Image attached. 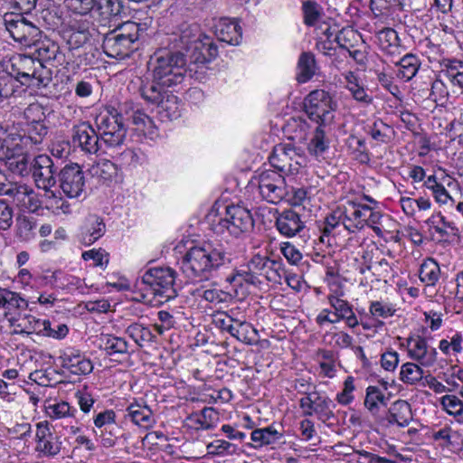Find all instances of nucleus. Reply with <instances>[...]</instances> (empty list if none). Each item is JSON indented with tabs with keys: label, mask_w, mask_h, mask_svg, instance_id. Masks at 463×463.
I'll list each match as a JSON object with an SVG mask.
<instances>
[{
	"label": "nucleus",
	"mask_w": 463,
	"mask_h": 463,
	"mask_svg": "<svg viewBox=\"0 0 463 463\" xmlns=\"http://www.w3.org/2000/svg\"><path fill=\"white\" fill-rule=\"evenodd\" d=\"M392 128L389 125L383 123L382 120L374 121L368 130V134L375 141L381 143H387L390 139L389 133Z\"/></svg>",
	"instance_id": "338daca9"
},
{
	"label": "nucleus",
	"mask_w": 463,
	"mask_h": 463,
	"mask_svg": "<svg viewBox=\"0 0 463 463\" xmlns=\"http://www.w3.org/2000/svg\"><path fill=\"white\" fill-rule=\"evenodd\" d=\"M45 108L38 102L30 104L24 111V117L28 124L45 121Z\"/></svg>",
	"instance_id": "774afa93"
},
{
	"label": "nucleus",
	"mask_w": 463,
	"mask_h": 463,
	"mask_svg": "<svg viewBox=\"0 0 463 463\" xmlns=\"http://www.w3.org/2000/svg\"><path fill=\"white\" fill-rule=\"evenodd\" d=\"M440 403L447 413L454 416L458 422H463V402L458 397L447 394L441 398Z\"/></svg>",
	"instance_id": "864d4df0"
},
{
	"label": "nucleus",
	"mask_w": 463,
	"mask_h": 463,
	"mask_svg": "<svg viewBox=\"0 0 463 463\" xmlns=\"http://www.w3.org/2000/svg\"><path fill=\"white\" fill-rule=\"evenodd\" d=\"M215 35L219 41L230 45H238L242 38L240 24L228 18L221 19L215 25Z\"/></svg>",
	"instance_id": "bb28decb"
},
{
	"label": "nucleus",
	"mask_w": 463,
	"mask_h": 463,
	"mask_svg": "<svg viewBox=\"0 0 463 463\" xmlns=\"http://www.w3.org/2000/svg\"><path fill=\"white\" fill-rule=\"evenodd\" d=\"M36 447L35 449L45 457L53 458L61 451V441L52 431L47 421H42L36 425Z\"/></svg>",
	"instance_id": "6ab92c4d"
},
{
	"label": "nucleus",
	"mask_w": 463,
	"mask_h": 463,
	"mask_svg": "<svg viewBox=\"0 0 463 463\" xmlns=\"http://www.w3.org/2000/svg\"><path fill=\"white\" fill-rule=\"evenodd\" d=\"M369 312L373 317L385 319L394 316L396 308L391 303L372 301L369 306Z\"/></svg>",
	"instance_id": "69168bd1"
},
{
	"label": "nucleus",
	"mask_w": 463,
	"mask_h": 463,
	"mask_svg": "<svg viewBox=\"0 0 463 463\" xmlns=\"http://www.w3.org/2000/svg\"><path fill=\"white\" fill-rule=\"evenodd\" d=\"M61 366L73 374H89L93 370L92 362L79 349L74 347L65 348L60 355Z\"/></svg>",
	"instance_id": "aec40b11"
},
{
	"label": "nucleus",
	"mask_w": 463,
	"mask_h": 463,
	"mask_svg": "<svg viewBox=\"0 0 463 463\" xmlns=\"http://www.w3.org/2000/svg\"><path fill=\"white\" fill-rule=\"evenodd\" d=\"M308 129V123L300 117L291 118L285 126V131L290 134L289 138L298 142H303L307 139Z\"/></svg>",
	"instance_id": "09e8293b"
},
{
	"label": "nucleus",
	"mask_w": 463,
	"mask_h": 463,
	"mask_svg": "<svg viewBox=\"0 0 463 463\" xmlns=\"http://www.w3.org/2000/svg\"><path fill=\"white\" fill-rule=\"evenodd\" d=\"M260 196L268 203L277 204L287 195L284 176L275 170H265L256 178Z\"/></svg>",
	"instance_id": "9d476101"
},
{
	"label": "nucleus",
	"mask_w": 463,
	"mask_h": 463,
	"mask_svg": "<svg viewBox=\"0 0 463 463\" xmlns=\"http://www.w3.org/2000/svg\"><path fill=\"white\" fill-rule=\"evenodd\" d=\"M170 88H156L154 85H142L139 92L143 99L156 105L163 120H174L180 117V101Z\"/></svg>",
	"instance_id": "0eeeda50"
},
{
	"label": "nucleus",
	"mask_w": 463,
	"mask_h": 463,
	"mask_svg": "<svg viewBox=\"0 0 463 463\" xmlns=\"http://www.w3.org/2000/svg\"><path fill=\"white\" fill-rule=\"evenodd\" d=\"M302 11L304 14V23L308 26L315 25L321 16V7L315 1H304L302 4Z\"/></svg>",
	"instance_id": "052dcab7"
},
{
	"label": "nucleus",
	"mask_w": 463,
	"mask_h": 463,
	"mask_svg": "<svg viewBox=\"0 0 463 463\" xmlns=\"http://www.w3.org/2000/svg\"><path fill=\"white\" fill-rule=\"evenodd\" d=\"M46 414L52 420L74 419L77 410L66 402L49 404L45 408Z\"/></svg>",
	"instance_id": "3c124183"
},
{
	"label": "nucleus",
	"mask_w": 463,
	"mask_h": 463,
	"mask_svg": "<svg viewBox=\"0 0 463 463\" xmlns=\"http://www.w3.org/2000/svg\"><path fill=\"white\" fill-rule=\"evenodd\" d=\"M99 346L109 355L128 354V344L123 338L113 335H101Z\"/></svg>",
	"instance_id": "f704fd0d"
},
{
	"label": "nucleus",
	"mask_w": 463,
	"mask_h": 463,
	"mask_svg": "<svg viewBox=\"0 0 463 463\" xmlns=\"http://www.w3.org/2000/svg\"><path fill=\"white\" fill-rule=\"evenodd\" d=\"M283 437L280 430L274 425L262 429H256L250 433V439L254 443L253 447H262L279 442Z\"/></svg>",
	"instance_id": "473e14b6"
},
{
	"label": "nucleus",
	"mask_w": 463,
	"mask_h": 463,
	"mask_svg": "<svg viewBox=\"0 0 463 463\" xmlns=\"http://www.w3.org/2000/svg\"><path fill=\"white\" fill-rule=\"evenodd\" d=\"M28 307V301L24 298L19 293L11 291L7 288L5 298V306H3V309L5 310H25Z\"/></svg>",
	"instance_id": "0e129e2a"
},
{
	"label": "nucleus",
	"mask_w": 463,
	"mask_h": 463,
	"mask_svg": "<svg viewBox=\"0 0 463 463\" xmlns=\"http://www.w3.org/2000/svg\"><path fill=\"white\" fill-rule=\"evenodd\" d=\"M95 8L105 18L118 15L121 11L118 0H95Z\"/></svg>",
	"instance_id": "e2e57ef3"
},
{
	"label": "nucleus",
	"mask_w": 463,
	"mask_h": 463,
	"mask_svg": "<svg viewBox=\"0 0 463 463\" xmlns=\"http://www.w3.org/2000/svg\"><path fill=\"white\" fill-rule=\"evenodd\" d=\"M7 186L8 187L5 195L13 198L16 205L22 208L32 188L27 186L26 184H21L17 183H10V184H8Z\"/></svg>",
	"instance_id": "bf43d9fd"
},
{
	"label": "nucleus",
	"mask_w": 463,
	"mask_h": 463,
	"mask_svg": "<svg viewBox=\"0 0 463 463\" xmlns=\"http://www.w3.org/2000/svg\"><path fill=\"white\" fill-rule=\"evenodd\" d=\"M232 259V252L225 245L205 242L201 246H194L185 252L181 260V269L191 280H208L214 272L228 267Z\"/></svg>",
	"instance_id": "f257e3e1"
},
{
	"label": "nucleus",
	"mask_w": 463,
	"mask_h": 463,
	"mask_svg": "<svg viewBox=\"0 0 463 463\" xmlns=\"http://www.w3.org/2000/svg\"><path fill=\"white\" fill-rule=\"evenodd\" d=\"M127 417L139 427L148 429L155 423L156 420L150 407L143 399L134 400L126 409Z\"/></svg>",
	"instance_id": "5701e85b"
},
{
	"label": "nucleus",
	"mask_w": 463,
	"mask_h": 463,
	"mask_svg": "<svg viewBox=\"0 0 463 463\" xmlns=\"http://www.w3.org/2000/svg\"><path fill=\"white\" fill-rule=\"evenodd\" d=\"M349 209L345 208L344 213V228L350 232L363 229L366 224L369 206L361 203H351Z\"/></svg>",
	"instance_id": "a878e982"
},
{
	"label": "nucleus",
	"mask_w": 463,
	"mask_h": 463,
	"mask_svg": "<svg viewBox=\"0 0 463 463\" xmlns=\"http://www.w3.org/2000/svg\"><path fill=\"white\" fill-rule=\"evenodd\" d=\"M408 356L423 367H431L435 364L438 352L430 346L426 338L421 335H413L407 338Z\"/></svg>",
	"instance_id": "a211bd4d"
},
{
	"label": "nucleus",
	"mask_w": 463,
	"mask_h": 463,
	"mask_svg": "<svg viewBox=\"0 0 463 463\" xmlns=\"http://www.w3.org/2000/svg\"><path fill=\"white\" fill-rule=\"evenodd\" d=\"M232 336L249 345H257L260 339L258 330L250 323L247 322L245 317L241 314L237 320Z\"/></svg>",
	"instance_id": "c756f323"
},
{
	"label": "nucleus",
	"mask_w": 463,
	"mask_h": 463,
	"mask_svg": "<svg viewBox=\"0 0 463 463\" xmlns=\"http://www.w3.org/2000/svg\"><path fill=\"white\" fill-rule=\"evenodd\" d=\"M253 227L254 220L250 210L240 204H231L226 206L224 216L219 219L214 230L219 233L227 232L237 238L250 232Z\"/></svg>",
	"instance_id": "1a4fd4ad"
},
{
	"label": "nucleus",
	"mask_w": 463,
	"mask_h": 463,
	"mask_svg": "<svg viewBox=\"0 0 463 463\" xmlns=\"http://www.w3.org/2000/svg\"><path fill=\"white\" fill-rule=\"evenodd\" d=\"M50 320L36 318L32 315H25L18 319V323L15 326L16 328H20L19 332L21 334L45 335V331L50 329Z\"/></svg>",
	"instance_id": "2f4dec72"
},
{
	"label": "nucleus",
	"mask_w": 463,
	"mask_h": 463,
	"mask_svg": "<svg viewBox=\"0 0 463 463\" xmlns=\"http://www.w3.org/2000/svg\"><path fill=\"white\" fill-rule=\"evenodd\" d=\"M125 332L140 347L146 343L154 342L156 338L151 330L140 323L130 324Z\"/></svg>",
	"instance_id": "a18cd8bd"
},
{
	"label": "nucleus",
	"mask_w": 463,
	"mask_h": 463,
	"mask_svg": "<svg viewBox=\"0 0 463 463\" xmlns=\"http://www.w3.org/2000/svg\"><path fill=\"white\" fill-rule=\"evenodd\" d=\"M4 24L10 36L24 45H31L38 41L41 31L32 22H29L23 14H5Z\"/></svg>",
	"instance_id": "ddd939ff"
},
{
	"label": "nucleus",
	"mask_w": 463,
	"mask_h": 463,
	"mask_svg": "<svg viewBox=\"0 0 463 463\" xmlns=\"http://www.w3.org/2000/svg\"><path fill=\"white\" fill-rule=\"evenodd\" d=\"M143 30L140 24L128 21L105 34L102 49L107 56L122 60L137 49V42Z\"/></svg>",
	"instance_id": "20e7f679"
},
{
	"label": "nucleus",
	"mask_w": 463,
	"mask_h": 463,
	"mask_svg": "<svg viewBox=\"0 0 463 463\" xmlns=\"http://www.w3.org/2000/svg\"><path fill=\"white\" fill-rule=\"evenodd\" d=\"M421 62L418 56L407 53L396 63L399 68L397 77L404 81L411 80L420 68Z\"/></svg>",
	"instance_id": "72a5a7b5"
},
{
	"label": "nucleus",
	"mask_w": 463,
	"mask_h": 463,
	"mask_svg": "<svg viewBox=\"0 0 463 463\" xmlns=\"http://www.w3.org/2000/svg\"><path fill=\"white\" fill-rule=\"evenodd\" d=\"M448 97L449 90L443 80L439 79L433 80L428 99L438 105H443L446 103Z\"/></svg>",
	"instance_id": "680f3d73"
},
{
	"label": "nucleus",
	"mask_w": 463,
	"mask_h": 463,
	"mask_svg": "<svg viewBox=\"0 0 463 463\" xmlns=\"http://www.w3.org/2000/svg\"><path fill=\"white\" fill-rule=\"evenodd\" d=\"M188 54L190 62L203 65L211 62L218 55V48L213 40L205 34L200 33L194 45H191Z\"/></svg>",
	"instance_id": "412c9836"
},
{
	"label": "nucleus",
	"mask_w": 463,
	"mask_h": 463,
	"mask_svg": "<svg viewBox=\"0 0 463 463\" xmlns=\"http://www.w3.org/2000/svg\"><path fill=\"white\" fill-rule=\"evenodd\" d=\"M118 165L108 159H101L89 168L92 177L104 183L112 181L118 175Z\"/></svg>",
	"instance_id": "4c0bfd02"
},
{
	"label": "nucleus",
	"mask_w": 463,
	"mask_h": 463,
	"mask_svg": "<svg viewBox=\"0 0 463 463\" xmlns=\"http://www.w3.org/2000/svg\"><path fill=\"white\" fill-rule=\"evenodd\" d=\"M325 126H317L312 138L307 144V151L310 155L319 156L323 155L329 147V139L326 137Z\"/></svg>",
	"instance_id": "49530a36"
},
{
	"label": "nucleus",
	"mask_w": 463,
	"mask_h": 463,
	"mask_svg": "<svg viewBox=\"0 0 463 463\" xmlns=\"http://www.w3.org/2000/svg\"><path fill=\"white\" fill-rule=\"evenodd\" d=\"M26 131L27 134L17 137L19 143L24 146H28L29 144L38 146L42 144L44 137L47 135L48 128L44 121H41L39 123L28 124Z\"/></svg>",
	"instance_id": "79ce46f5"
},
{
	"label": "nucleus",
	"mask_w": 463,
	"mask_h": 463,
	"mask_svg": "<svg viewBox=\"0 0 463 463\" xmlns=\"http://www.w3.org/2000/svg\"><path fill=\"white\" fill-rule=\"evenodd\" d=\"M52 277L54 278L57 286L61 288H66L68 290L77 289L80 292H84V289L88 288L83 279L71 274H65L59 271L54 272Z\"/></svg>",
	"instance_id": "603ef678"
},
{
	"label": "nucleus",
	"mask_w": 463,
	"mask_h": 463,
	"mask_svg": "<svg viewBox=\"0 0 463 463\" xmlns=\"http://www.w3.org/2000/svg\"><path fill=\"white\" fill-rule=\"evenodd\" d=\"M62 193L69 198H80L85 191V176L81 167L75 163L66 165L59 173Z\"/></svg>",
	"instance_id": "4468645a"
},
{
	"label": "nucleus",
	"mask_w": 463,
	"mask_h": 463,
	"mask_svg": "<svg viewBox=\"0 0 463 463\" xmlns=\"http://www.w3.org/2000/svg\"><path fill=\"white\" fill-rule=\"evenodd\" d=\"M116 412L112 409H107L96 413L93 417V423L96 434L99 436L101 444L105 448H111L116 444L119 431V426L116 421Z\"/></svg>",
	"instance_id": "2eb2a0df"
},
{
	"label": "nucleus",
	"mask_w": 463,
	"mask_h": 463,
	"mask_svg": "<svg viewBox=\"0 0 463 463\" xmlns=\"http://www.w3.org/2000/svg\"><path fill=\"white\" fill-rule=\"evenodd\" d=\"M31 173L40 189L49 192L56 184L54 163L47 155H39L33 158Z\"/></svg>",
	"instance_id": "dca6fc26"
},
{
	"label": "nucleus",
	"mask_w": 463,
	"mask_h": 463,
	"mask_svg": "<svg viewBox=\"0 0 463 463\" xmlns=\"http://www.w3.org/2000/svg\"><path fill=\"white\" fill-rule=\"evenodd\" d=\"M441 73L453 85L463 89V61L456 59H447L441 63Z\"/></svg>",
	"instance_id": "e433bc0d"
},
{
	"label": "nucleus",
	"mask_w": 463,
	"mask_h": 463,
	"mask_svg": "<svg viewBox=\"0 0 463 463\" xmlns=\"http://www.w3.org/2000/svg\"><path fill=\"white\" fill-rule=\"evenodd\" d=\"M240 315L241 313L237 309L218 311L213 315V324L232 335Z\"/></svg>",
	"instance_id": "37998d69"
},
{
	"label": "nucleus",
	"mask_w": 463,
	"mask_h": 463,
	"mask_svg": "<svg viewBox=\"0 0 463 463\" xmlns=\"http://www.w3.org/2000/svg\"><path fill=\"white\" fill-rule=\"evenodd\" d=\"M313 388L312 393L299 400V408L304 416L316 415L318 420L326 423L335 418L333 409L335 405L326 394L317 392L316 387Z\"/></svg>",
	"instance_id": "f8f14e48"
},
{
	"label": "nucleus",
	"mask_w": 463,
	"mask_h": 463,
	"mask_svg": "<svg viewBox=\"0 0 463 463\" xmlns=\"http://www.w3.org/2000/svg\"><path fill=\"white\" fill-rule=\"evenodd\" d=\"M411 404L403 400L394 402L389 408L384 420L388 424H396L399 427H406L412 420Z\"/></svg>",
	"instance_id": "cd10ccee"
},
{
	"label": "nucleus",
	"mask_w": 463,
	"mask_h": 463,
	"mask_svg": "<svg viewBox=\"0 0 463 463\" xmlns=\"http://www.w3.org/2000/svg\"><path fill=\"white\" fill-rule=\"evenodd\" d=\"M105 232L106 225L103 220L95 214L89 215L81 226L80 241L85 246H90L101 238Z\"/></svg>",
	"instance_id": "393cba45"
},
{
	"label": "nucleus",
	"mask_w": 463,
	"mask_h": 463,
	"mask_svg": "<svg viewBox=\"0 0 463 463\" xmlns=\"http://www.w3.org/2000/svg\"><path fill=\"white\" fill-rule=\"evenodd\" d=\"M336 101L325 90H315L304 99V110L307 118L319 126H326L334 118Z\"/></svg>",
	"instance_id": "6e6552de"
},
{
	"label": "nucleus",
	"mask_w": 463,
	"mask_h": 463,
	"mask_svg": "<svg viewBox=\"0 0 463 463\" xmlns=\"http://www.w3.org/2000/svg\"><path fill=\"white\" fill-rule=\"evenodd\" d=\"M198 296L213 306L227 303L231 294L217 288L198 289Z\"/></svg>",
	"instance_id": "13d9d810"
},
{
	"label": "nucleus",
	"mask_w": 463,
	"mask_h": 463,
	"mask_svg": "<svg viewBox=\"0 0 463 463\" xmlns=\"http://www.w3.org/2000/svg\"><path fill=\"white\" fill-rule=\"evenodd\" d=\"M37 220L33 216L20 215L16 219L15 234L21 241H30L36 236Z\"/></svg>",
	"instance_id": "ea45409f"
},
{
	"label": "nucleus",
	"mask_w": 463,
	"mask_h": 463,
	"mask_svg": "<svg viewBox=\"0 0 463 463\" xmlns=\"http://www.w3.org/2000/svg\"><path fill=\"white\" fill-rule=\"evenodd\" d=\"M441 275L439 263L432 258L423 260L420 267V279L428 287L435 286Z\"/></svg>",
	"instance_id": "a19ab883"
},
{
	"label": "nucleus",
	"mask_w": 463,
	"mask_h": 463,
	"mask_svg": "<svg viewBox=\"0 0 463 463\" xmlns=\"http://www.w3.org/2000/svg\"><path fill=\"white\" fill-rule=\"evenodd\" d=\"M327 301L332 309L335 310V314L345 317V315L353 309V305L346 299L344 298L343 291H334L327 296Z\"/></svg>",
	"instance_id": "4d7b16f0"
},
{
	"label": "nucleus",
	"mask_w": 463,
	"mask_h": 463,
	"mask_svg": "<svg viewBox=\"0 0 463 463\" xmlns=\"http://www.w3.org/2000/svg\"><path fill=\"white\" fill-rule=\"evenodd\" d=\"M95 127L102 143L109 148L120 147L127 137L122 115L114 108H108L95 118Z\"/></svg>",
	"instance_id": "423d86ee"
},
{
	"label": "nucleus",
	"mask_w": 463,
	"mask_h": 463,
	"mask_svg": "<svg viewBox=\"0 0 463 463\" xmlns=\"http://www.w3.org/2000/svg\"><path fill=\"white\" fill-rule=\"evenodd\" d=\"M304 161L299 149L290 144H279L269 156V163L277 172L283 175H296L298 173Z\"/></svg>",
	"instance_id": "9b49d317"
},
{
	"label": "nucleus",
	"mask_w": 463,
	"mask_h": 463,
	"mask_svg": "<svg viewBox=\"0 0 463 463\" xmlns=\"http://www.w3.org/2000/svg\"><path fill=\"white\" fill-rule=\"evenodd\" d=\"M21 143L18 144L12 155L5 162L8 168L14 173L22 176L27 175L32 172V160L30 156L24 152Z\"/></svg>",
	"instance_id": "c85d7f7f"
},
{
	"label": "nucleus",
	"mask_w": 463,
	"mask_h": 463,
	"mask_svg": "<svg viewBox=\"0 0 463 463\" xmlns=\"http://www.w3.org/2000/svg\"><path fill=\"white\" fill-rule=\"evenodd\" d=\"M385 395L378 387L369 386L366 389L364 406L373 416L378 417L380 406H385Z\"/></svg>",
	"instance_id": "de8ad7c7"
},
{
	"label": "nucleus",
	"mask_w": 463,
	"mask_h": 463,
	"mask_svg": "<svg viewBox=\"0 0 463 463\" xmlns=\"http://www.w3.org/2000/svg\"><path fill=\"white\" fill-rule=\"evenodd\" d=\"M376 38L383 51L391 52L392 48L400 45V38L397 32L390 27L380 30L376 33Z\"/></svg>",
	"instance_id": "6e6d98bb"
},
{
	"label": "nucleus",
	"mask_w": 463,
	"mask_h": 463,
	"mask_svg": "<svg viewBox=\"0 0 463 463\" xmlns=\"http://www.w3.org/2000/svg\"><path fill=\"white\" fill-rule=\"evenodd\" d=\"M15 80V89L18 82L22 85L33 87H46L52 80V71L40 59H33L28 55L17 54L10 59V67L6 73Z\"/></svg>",
	"instance_id": "7ed1b4c3"
},
{
	"label": "nucleus",
	"mask_w": 463,
	"mask_h": 463,
	"mask_svg": "<svg viewBox=\"0 0 463 463\" xmlns=\"http://www.w3.org/2000/svg\"><path fill=\"white\" fill-rule=\"evenodd\" d=\"M129 121L135 126L136 130L142 133L146 137L155 139L158 136V129L153 119L141 109H138L130 118Z\"/></svg>",
	"instance_id": "c9c22d12"
},
{
	"label": "nucleus",
	"mask_w": 463,
	"mask_h": 463,
	"mask_svg": "<svg viewBox=\"0 0 463 463\" xmlns=\"http://www.w3.org/2000/svg\"><path fill=\"white\" fill-rule=\"evenodd\" d=\"M200 35L198 26L196 24H183L181 28L174 32L168 38V50L179 51L188 56L191 51V45L196 41Z\"/></svg>",
	"instance_id": "4be33fe9"
},
{
	"label": "nucleus",
	"mask_w": 463,
	"mask_h": 463,
	"mask_svg": "<svg viewBox=\"0 0 463 463\" xmlns=\"http://www.w3.org/2000/svg\"><path fill=\"white\" fill-rule=\"evenodd\" d=\"M175 275L169 267L151 268L137 280V287L146 295H153L158 302H166L177 296Z\"/></svg>",
	"instance_id": "39448f33"
},
{
	"label": "nucleus",
	"mask_w": 463,
	"mask_h": 463,
	"mask_svg": "<svg viewBox=\"0 0 463 463\" xmlns=\"http://www.w3.org/2000/svg\"><path fill=\"white\" fill-rule=\"evenodd\" d=\"M345 80L346 82L345 88L351 93L354 99L365 105L373 102V97L367 93L358 77L353 71H348L345 75Z\"/></svg>",
	"instance_id": "58836bf2"
},
{
	"label": "nucleus",
	"mask_w": 463,
	"mask_h": 463,
	"mask_svg": "<svg viewBox=\"0 0 463 463\" xmlns=\"http://www.w3.org/2000/svg\"><path fill=\"white\" fill-rule=\"evenodd\" d=\"M359 38L360 35L356 31L351 27H345L337 32L334 42L337 43L340 48L347 50L351 53L350 49L354 46Z\"/></svg>",
	"instance_id": "5fc2aeb1"
},
{
	"label": "nucleus",
	"mask_w": 463,
	"mask_h": 463,
	"mask_svg": "<svg viewBox=\"0 0 463 463\" xmlns=\"http://www.w3.org/2000/svg\"><path fill=\"white\" fill-rule=\"evenodd\" d=\"M298 82L305 83L308 81L316 73L317 65L316 60L312 53L303 52L298 62Z\"/></svg>",
	"instance_id": "c03bdc74"
},
{
	"label": "nucleus",
	"mask_w": 463,
	"mask_h": 463,
	"mask_svg": "<svg viewBox=\"0 0 463 463\" xmlns=\"http://www.w3.org/2000/svg\"><path fill=\"white\" fill-rule=\"evenodd\" d=\"M275 224L279 232L287 238L294 237L305 227L300 215L292 210H286L279 213Z\"/></svg>",
	"instance_id": "b1692460"
},
{
	"label": "nucleus",
	"mask_w": 463,
	"mask_h": 463,
	"mask_svg": "<svg viewBox=\"0 0 463 463\" xmlns=\"http://www.w3.org/2000/svg\"><path fill=\"white\" fill-rule=\"evenodd\" d=\"M418 363L407 362L403 364L400 371V379L406 384H416L424 375V371Z\"/></svg>",
	"instance_id": "8fccbe9b"
},
{
	"label": "nucleus",
	"mask_w": 463,
	"mask_h": 463,
	"mask_svg": "<svg viewBox=\"0 0 463 463\" xmlns=\"http://www.w3.org/2000/svg\"><path fill=\"white\" fill-rule=\"evenodd\" d=\"M72 144L86 154L94 155L100 149V137L89 122H81L72 128Z\"/></svg>",
	"instance_id": "f3484780"
},
{
	"label": "nucleus",
	"mask_w": 463,
	"mask_h": 463,
	"mask_svg": "<svg viewBox=\"0 0 463 463\" xmlns=\"http://www.w3.org/2000/svg\"><path fill=\"white\" fill-rule=\"evenodd\" d=\"M185 65L186 58L184 52L159 49L150 57L149 67L152 71V81L146 85L175 89L184 80Z\"/></svg>",
	"instance_id": "f03ea898"
},
{
	"label": "nucleus",
	"mask_w": 463,
	"mask_h": 463,
	"mask_svg": "<svg viewBox=\"0 0 463 463\" xmlns=\"http://www.w3.org/2000/svg\"><path fill=\"white\" fill-rule=\"evenodd\" d=\"M344 226V213L340 210L335 211L327 215L325 220L318 225L321 235L319 241L322 243L331 245L330 238L335 234V231Z\"/></svg>",
	"instance_id": "7c9ffc66"
}]
</instances>
